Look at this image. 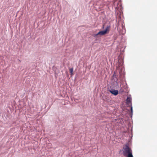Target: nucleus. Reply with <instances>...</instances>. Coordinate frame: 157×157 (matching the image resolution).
<instances>
[{
	"mask_svg": "<svg viewBox=\"0 0 157 157\" xmlns=\"http://www.w3.org/2000/svg\"><path fill=\"white\" fill-rule=\"evenodd\" d=\"M122 151L124 156L127 157H133L132 154V150L128 144H126L124 146Z\"/></svg>",
	"mask_w": 157,
	"mask_h": 157,
	"instance_id": "nucleus-1",
	"label": "nucleus"
},
{
	"mask_svg": "<svg viewBox=\"0 0 157 157\" xmlns=\"http://www.w3.org/2000/svg\"><path fill=\"white\" fill-rule=\"evenodd\" d=\"M110 91L112 94L114 95H117L118 93V91L117 90H110Z\"/></svg>",
	"mask_w": 157,
	"mask_h": 157,
	"instance_id": "nucleus-3",
	"label": "nucleus"
},
{
	"mask_svg": "<svg viewBox=\"0 0 157 157\" xmlns=\"http://www.w3.org/2000/svg\"><path fill=\"white\" fill-rule=\"evenodd\" d=\"M70 71V72L71 74V75L72 76L73 75V68H70L69 69Z\"/></svg>",
	"mask_w": 157,
	"mask_h": 157,
	"instance_id": "nucleus-5",
	"label": "nucleus"
},
{
	"mask_svg": "<svg viewBox=\"0 0 157 157\" xmlns=\"http://www.w3.org/2000/svg\"><path fill=\"white\" fill-rule=\"evenodd\" d=\"M132 107H131V110H132Z\"/></svg>",
	"mask_w": 157,
	"mask_h": 157,
	"instance_id": "nucleus-6",
	"label": "nucleus"
},
{
	"mask_svg": "<svg viewBox=\"0 0 157 157\" xmlns=\"http://www.w3.org/2000/svg\"><path fill=\"white\" fill-rule=\"evenodd\" d=\"M131 100H132V99L131 98H130V97H128L127 98V100H126L127 103L128 105H131Z\"/></svg>",
	"mask_w": 157,
	"mask_h": 157,
	"instance_id": "nucleus-4",
	"label": "nucleus"
},
{
	"mask_svg": "<svg viewBox=\"0 0 157 157\" xmlns=\"http://www.w3.org/2000/svg\"><path fill=\"white\" fill-rule=\"evenodd\" d=\"M108 31V27H107L105 30L104 31H101L98 32L97 34L93 35L94 37H97L98 36H103L106 34L107 33V32Z\"/></svg>",
	"mask_w": 157,
	"mask_h": 157,
	"instance_id": "nucleus-2",
	"label": "nucleus"
}]
</instances>
